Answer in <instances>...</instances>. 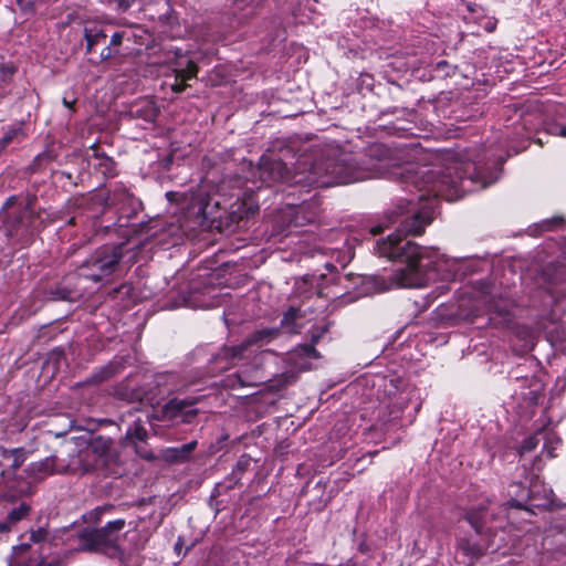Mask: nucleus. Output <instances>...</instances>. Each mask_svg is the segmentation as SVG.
I'll use <instances>...</instances> for the list:
<instances>
[{
  "instance_id": "nucleus-12",
  "label": "nucleus",
  "mask_w": 566,
  "mask_h": 566,
  "mask_svg": "<svg viewBox=\"0 0 566 566\" xmlns=\"http://www.w3.org/2000/svg\"><path fill=\"white\" fill-rule=\"evenodd\" d=\"M200 396H187L185 398L175 397L167 401L160 409L154 410V413L147 416L150 420L166 421L169 423H191L198 415V409L195 407L199 401Z\"/></svg>"
},
{
  "instance_id": "nucleus-2",
  "label": "nucleus",
  "mask_w": 566,
  "mask_h": 566,
  "mask_svg": "<svg viewBox=\"0 0 566 566\" xmlns=\"http://www.w3.org/2000/svg\"><path fill=\"white\" fill-rule=\"evenodd\" d=\"M505 117L500 136L488 142V146L462 150H452L455 154H469L465 159L472 170L465 178L460 179V186L451 184L440 186L448 197H455L463 192H473L485 189L499 178L505 159L511 154H518L526 149L532 135L544 128L548 134L566 137V106L549 104L544 108L539 104H530L522 108L505 107Z\"/></svg>"
},
{
  "instance_id": "nucleus-36",
  "label": "nucleus",
  "mask_w": 566,
  "mask_h": 566,
  "mask_svg": "<svg viewBox=\"0 0 566 566\" xmlns=\"http://www.w3.org/2000/svg\"><path fill=\"white\" fill-rule=\"evenodd\" d=\"M354 254L350 252V250L347 251V254L344 255L342 259H337V261L340 263L342 266H345L352 259Z\"/></svg>"
},
{
  "instance_id": "nucleus-15",
  "label": "nucleus",
  "mask_w": 566,
  "mask_h": 566,
  "mask_svg": "<svg viewBox=\"0 0 566 566\" xmlns=\"http://www.w3.org/2000/svg\"><path fill=\"white\" fill-rule=\"evenodd\" d=\"M281 218L287 220V226L302 227L314 220L315 214H306V206H289L281 212Z\"/></svg>"
},
{
  "instance_id": "nucleus-38",
  "label": "nucleus",
  "mask_w": 566,
  "mask_h": 566,
  "mask_svg": "<svg viewBox=\"0 0 566 566\" xmlns=\"http://www.w3.org/2000/svg\"><path fill=\"white\" fill-rule=\"evenodd\" d=\"M75 101H69L66 97L63 98V105L69 109H73V104Z\"/></svg>"
},
{
  "instance_id": "nucleus-14",
  "label": "nucleus",
  "mask_w": 566,
  "mask_h": 566,
  "mask_svg": "<svg viewBox=\"0 0 566 566\" xmlns=\"http://www.w3.org/2000/svg\"><path fill=\"white\" fill-rule=\"evenodd\" d=\"M166 198L170 202H186L187 208H198V213L201 216H206L207 213V202L199 195H195L193 192H178V191H167Z\"/></svg>"
},
{
  "instance_id": "nucleus-31",
  "label": "nucleus",
  "mask_w": 566,
  "mask_h": 566,
  "mask_svg": "<svg viewBox=\"0 0 566 566\" xmlns=\"http://www.w3.org/2000/svg\"><path fill=\"white\" fill-rule=\"evenodd\" d=\"M135 0H107L108 4L116 10L126 11Z\"/></svg>"
},
{
  "instance_id": "nucleus-44",
  "label": "nucleus",
  "mask_w": 566,
  "mask_h": 566,
  "mask_svg": "<svg viewBox=\"0 0 566 566\" xmlns=\"http://www.w3.org/2000/svg\"><path fill=\"white\" fill-rule=\"evenodd\" d=\"M161 520H163V514L160 513V514H159V516H158V520H157L156 524H157V525H158V524H160V523H161Z\"/></svg>"
},
{
  "instance_id": "nucleus-21",
  "label": "nucleus",
  "mask_w": 566,
  "mask_h": 566,
  "mask_svg": "<svg viewBox=\"0 0 566 566\" xmlns=\"http://www.w3.org/2000/svg\"><path fill=\"white\" fill-rule=\"evenodd\" d=\"M516 381L521 384V388H524L525 386L528 387V391H521L523 399L532 402L537 400L538 394L542 389V385L538 380L525 377L522 379H516Z\"/></svg>"
},
{
  "instance_id": "nucleus-11",
  "label": "nucleus",
  "mask_w": 566,
  "mask_h": 566,
  "mask_svg": "<svg viewBox=\"0 0 566 566\" xmlns=\"http://www.w3.org/2000/svg\"><path fill=\"white\" fill-rule=\"evenodd\" d=\"M122 518L108 522L104 527L85 532L82 535V548L87 552L102 553L109 557L120 554L117 545L118 533L124 528Z\"/></svg>"
},
{
  "instance_id": "nucleus-3",
  "label": "nucleus",
  "mask_w": 566,
  "mask_h": 566,
  "mask_svg": "<svg viewBox=\"0 0 566 566\" xmlns=\"http://www.w3.org/2000/svg\"><path fill=\"white\" fill-rule=\"evenodd\" d=\"M401 148L385 144L370 145L359 161L335 147H328L317 156L304 154L292 171L281 159L262 156L258 165L261 182L270 186L282 182L306 187L327 188L347 185L369 178L386 177L399 165Z\"/></svg>"
},
{
  "instance_id": "nucleus-34",
  "label": "nucleus",
  "mask_w": 566,
  "mask_h": 566,
  "mask_svg": "<svg viewBox=\"0 0 566 566\" xmlns=\"http://www.w3.org/2000/svg\"><path fill=\"white\" fill-rule=\"evenodd\" d=\"M115 373V368L114 366H106L104 367L102 370H101V374L98 376V379L99 380H104V379H107L109 378L111 376H113Z\"/></svg>"
},
{
  "instance_id": "nucleus-24",
  "label": "nucleus",
  "mask_w": 566,
  "mask_h": 566,
  "mask_svg": "<svg viewBox=\"0 0 566 566\" xmlns=\"http://www.w3.org/2000/svg\"><path fill=\"white\" fill-rule=\"evenodd\" d=\"M489 546L480 543H471L470 541L461 539L459 542V549L463 552V554L471 556V557H478L486 551Z\"/></svg>"
},
{
  "instance_id": "nucleus-26",
  "label": "nucleus",
  "mask_w": 566,
  "mask_h": 566,
  "mask_svg": "<svg viewBox=\"0 0 566 566\" xmlns=\"http://www.w3.org/2000/svg\"><path fill=\"white\" fill-rule=\"evenodd\" d=\"M250 467V458L242 455L235 463L232 472H231V480L233 483H238L240 479L242 478V474L248 470Z\"/></svg>"
},
{
  "instance_id": "nucleus-1",
  "label": "nucleus",
  "mask_w": 566,
  "mask_h": 566,
  "mask_svg": "<svg viewBox=\"0 0 566 566\" xmlns=\"http://www.w3.org/2000/svg\"><path fill=\"white\" fill-rule=\"evenodd\" d=\"M433 160L428 164H416L407 160L406 149L401 148L399 165L391 168L388 178H400L407 187H413L406 198H400L390 214V222L398 223L399 229L376 242L375 251L379 256L396 260L402 266L394 270L388 279H366L365 293H380L394 287H423L431 282L454 281L460 272V260L441 254L434 247H422L401 234L419 235L429 226L438 207V198L454 201L468 192L454 198L448 197L440 186L457 184L472 171L465 159L469 154H455L451 150L431 155Z\"/></svg>"
},
{
  "instance_id": "nucleus-42",
  "label": "nucleus",
  "mask_w": 566,
  "mask_h": 566,
  "mask_svg": "<svg viewBox=\"0 0 566 566\" xmlns=\"http://www.w3.org/2000/svg\"><path fill=\"white\" fill-rule=\"evenodd\" d=\"M380 232V227H376L371 229V233L377 234Z\"/></svg>"
},
{
  "instance_id": "nucleus-18",
  "label": "nucleus",
  "mask_w": 566,
  "mask_h": 566,
  "mask_svg": "<svg viewBox=\"0 0 566 566\" xmlns=\"http://www.w3.org/2000/svg\"><path fill=\"white\" fill-rule=\"evenodd\" d=\"M56 457H48L29 465V472L36 479L59 472L55 468Z\"/></svg>"
},
{
  "instance_id": "nucleus-5",
  "label": "nucleus",
  "mask_w": 566,
  "mask_h": 566,
  "mask_svg": "<svg viewBox=\"0 0 566 566\" xmlns=\"http://www.w3.org/2000/svg\"><path fill=\"white\" fill-rule=\"evenodd\" d=\"M370 277L371 276H357L356 279L359 281V283H355L357 285V291L355 293H340L338 285L344 281L349 280L347 275H332L329 279H327L324 274L304 275L303 277L295 281L294 290L292 293V300H300L301 304L298 306H290V308L283 315L281 325L292 332H295V328L292 327V325L295 324L297 318L304 316L305 313L312 312V306H305V301H310L313 297L316 298V302L323 298H342V303H349L361 296L370 295L371 293L364 292L366 289L364 281Z\"/></svg>"
},
{
  "instance_id": "nucleus-6",
  "label": "nucleus",
  "mask_w": 566,
  "mask_h": 566,
  "mask_svg": "<svg viewBox=\"0 0 566 566\" xmlns=\"http://www.w3.org/2000/svg\"><path fill=\"white\" fill-rule=\"evenodd\" d=\"M511 497L501 507L507 524L521 528L522 522H531L534 509L551 510L554 506L553 490L538 475L532 474L524 483H512L507 491Z\"/></svg>"
},
{
  "instance_id": "nucleus-27",
  "label": "nucleus",
  "mask_w": 566,
  "mask_h": 566,
  "mask_svg": "<svg viewBox=\"0 0 566 566\" xmlns=\"http://www.w3.org/2000/svg\"><path fill=\"white\" fill-rule=\"evenodd\" d=\"M175 376L172 374H159L155 377L156 387L158 388V391L150 398L149 400H153L155 396H161L166 392H170V389H165L164 387L167 386Z\"/></svg>"
},
{
  "instance_id": "nucleus-35",
  "label": "nucleus",
  "mask_w": 566,
  "mask_h": 566,
  "mask_svg": "<svg viewBox=\"0 0 566 566\" xmlns=\"http://www.w3.org/2000/svg\"><path fill=\"white\" fill-rule=\"evenodd\" d=\"M14 526L11 523H8V520L0 522V535L1 534H8L12 531Z\"/></svg>"
},
{
  "instance_id": "nucleus-22",
  "label": "nucleus",
  "mask_w": 566,
  "mask_h": 566,
  "mask_svg": "<svg viewBox=\"0 0 566 566\" xmlns=\"http://www.w3.org/2000/svg\"><path fill=\"white\" fill-rule=\"evenodd\" d=\"M30 511L31 506L25 502H21L18 506L12 507L8 512L6 518L8 520V523H11L13 526H15L30 514Z\"/></svg>"
},
{
  "instance_id": "nucleus-37",
  "label": "nucleus",
  "mask_w": 566,
  "mask_h": 566,
  "mask_svg": "<svg viewBox=\"0 0 566 566\" xmlns=\"http://www.w3.org/2000/svg\"><path fill=\"white\" fill-rule=\"evenodd\" d=\"M490 311H494L503 316L506 315L507 311L501 306H499L497 304H490Z\"/></svg>"
},
{
  "instance_id": "nucleus-46",
  "label": "nucleus",
  "mask_w": 566,
  "mask_h": 566,
  "mask_svg": "<svg viewBox=\"0 0 566 566\" xmlns=\"http://www.w3.org/2000/svg\"><path fill=\"white\" fill-rule=\"evenodd\" d=\"M175 549H180L179 543L176 544Z\"/></svg>"
},
{
  "instance_id": "nucleus-13",
  "label": "nucleus",
  "mask_w": 566,
  "mask_h": 566,
  "mask_svg": "<svg viewBox=\"0 0 566 566\" xmlns=\"http://www.w3.org/2000/svg\"><path fill=\"white\" fill-rule=\"evenodd\" d=\"M467 520L470 523V525L474 528L476 534L479 535H486L489 537L496 536V530L503 528L502 524L499 525H489V515L484 507L474 510L471 509L467 513Z\"/></svg>"
},
{
  "instance_id": "nucleus-40",
  "label": "nucleus",
  "mask_w": 566,
  "mask_h": 566,
  "mask_svg": "<svg viewBox=\"0 0 566 566\" xmlns=\"http://www.w3.org/2000/svg\"><path fill=\"white\" fill-rule=\"evenodd\" d=\"M11 140H12V136L11 135H4L3 138H2V144L3 145H8Z\"/></svg>"
},
{
  "instance_id": "nucleus-47",
  "label": "nucleus",
  "mask_w": 566,
  "mask_h": 566,
  "mask_svg": "<svg viewBox=\"0 0 566 566\" xmlns=\"http://www.w3.org/2000/svg\"><path fill=\"white\" fill-rule=\"evenodd\" d=\"M316 307H317V308H322V307H324V304L322 303V304H319V305H316Z\"/></svg>"
},
{
  "instance_id": "nucleus-7",
  "label": "nucleus",
  "mask_w": 566,
  "mask_h": 566,
  "mask_svg": "<svg viewBox=\"0 0 566 566\" xmlns=\"http://www.w3.org/2000/svg\"><path fill=\"white\" fill-rule=\"evenodd\" d=\"M364 382L376 390L370 396H375L378 401L375 412L376 418L382 423L398 419L415 394L412 387L396 376L375 375L371 378H365Z\"/></svg>"
},
{
  "instance_id": "nucleus-32",
  "label": "nucleus",
  "mask_w": 566,
  "mask_h": 566,
  "mask_svg": "<svg viewBox=\"0 0 566 566\" xmlns=\"http://www.w3.org/2000/svg\"><path fill=\"white\" fill-rule=\"evenodd\" d=\"M40 0H15V3L19 6V8L24 12L33 11L34 6Z\"/></svg>"
},
{
  "instance_id": "nucleus-9",
  "label": "nucleus",
  "mask_w": 566,
  "mask_h": 566,
  "mask_svg": "<svg viewBox=\"0 0 566 566\" xmlns=\"http://www.w3.org/2000/svg\"><path fill=\"white\" fill-rule=\"evenodd\" d=\"M122 244H105L96 249L80 268V275L94 283H108L119 269Z\"/></svg>"
},
{
  "instance_id": "nucleus-45",
  "label": "nucleus",
  "mask_w": 566,
  "mask_h": 566,
  "mask_svg": "<svg viewBox=\"0 0 566 566\" xmlns=\"http://www.w3.org/2000/svg\"><path fill=\"white\" fill-rule=\"evenodd\" d=\"M150 3H151L150 1H149V2H146V1L144 0L143 6H144V7H146V6H149ZM144 11H146V8H144Z\"/></svg>"
},
{
  "instance_id": "nucleus-17",
  "label": "nucleus",
  "mask_w": 566,
  "mask_h": 566,
  "mask_svg": "<svg viewBox=\"0 0 566 566\" xmlns=\"http://www.w3.org/2000/svg\"><path fill=\"white\" fill-rule=\"evenodd\" d=\"M196 447L197 441L193 440L179 447L167 448L163 451V457L166 461L171 463L184 462L189 459Z\"/></svg>"
},
{
  "instance_id": "nucleus-10",
  "label": "nucleus",
  "mask_w": 566,
  "mask_h": 566,
  "mask_svg": "<svg viewBox=\"0 0 566 566\" xmlns=\"http://www.w3.org/2000/svg\"><path fill=\"white\" fill-rule=\"evenodd\" d=\"M36 217L29 205H18L14 198L8 199L3 210L6 234L19 243H28L36 230Z\"/></svg>"
},
{
  "instance_id": "nucleus-33",
  "label": "nucleus",
  "mask_w": 566,
  "mask_h": 566,
  "mask_svg": "<svg viewBox=\"0 0 566 566\" xmlns=\"http://www.w3.org/2000/svg\"><path fill=\"white\" fill-rule=\"evenodd\" d=\"M154 3L159 7L158 19H161L168 13L170 8L168 0H155Z\"/></svg>"
},
{
  "instance_id": "nucleus-30",
  "label": "nucleus",
  "mask_w": 566,
  "mask_h": 566,
  "mask_svg": "<svg viewBox=\"0 0 566 566\" xmlns=\"http://www.w3.org/2000/svg\"><path fill=\"white\" fill-rule=\"evenodd\" d=\"M48 535H49V532L46 528L39 527L38 530H32L30 532V539L33 543H41L46 539Z\"/></svg>"
},
{
  "instance_id": "nucleus-28",
  "label": "nucleus",
  "mask_w": 566,
  "mask_h": 566,
  "mask_svg": "<svg viewBox=\"0 0 566 566\" xmlns=\"http://www.w3.org/2000/svg\"><path fill=\"white\" fill-rule=\"evenodd\" d=\"M539 441H542V432H537L534 436L527 437L526 439H524L520 447V454L524 455L525 453L534 451Z\"/></svg>"
},
{
  "instance_id": "nucleus-19",
  "label": "nucleus",
  "mask_w": 566,
  "mask_h": 566,
  "mask_svg": "<svg viewBox=\"0 0 566 566\" xmlns=\"http://www.w3.org/2000/svg\"><path fill=\"white\" fill-rule=\"evenodd\" d=\"M326 331H327V328L323 327L319 332H313L311 335V343L297 346L293 350V355L300 356V357L304 356L307 358H318L319 354L315 349V345L318 343L319 338Z\"/></svg>"
},
{
  "instance_id": "nucleus-23",
  "label": "nucleus",
  "mask_w": 566,
  "mask_h": 566,
  "mask_svg": "<svg viewBox=\"0 0 566 566\" xmlns=\"http://www.w3.org/2000/svg\"><path fill=\"white\" fill-rule=\"evenodd\" d=\"M543 450L548 458L555 457V449L559 446L560 439L554 432H542Z\"/></svg>"
},
{
  "instance_id": "nucleus-39",
  "label": "nucleus",
  "mask_w": 566,
  "mask_h": 566,
  "mask_svg": "<svg viewBox=\"0 0 566 566\" xmlns=\"http://www.w3.org/2000/svg\"><path fill=\"white\" fill-rule=\"evenodd\" d=\"M554 528L557 530V535H559L560 537L565 538L566 539V527L565 528H560L558 526H554Z\"/></svg>"
},
{
  "instance_id": "nucleus-41",
  "label": "nucleus",
  "mask_w": 566,
  "mask_h": 566,
  "mask_svg": "<svg viewBox=\"0 0 566 566\" xmlns=\"http://www.w3.org/2000/svg\"><path fill=\"white\" fill-rule=\"evenodd\" d=\"M447 65H448L447 61H440V62L437 63V67L438 69L444 67Z\"/></svg>"
},
{
  "instance_id": "nucleus-8",
  "label": "nucleus",
  "mask_w": 566,
  "mask_h": 566,
  "mask_svg": "<svg viewBox=\"0 0 566 566\" xmlns=\"http://www.w3.org/2000/svg\"><path fill=\"white\" fill-rule=\"evenodd\" d=\"M165 59L150 57L144 65V77L149 75L172 77V82H165L171 90L180 93L186 88V81L196 77L198 67L193 59L181 54V51L167 50Z\"/></svg>"
},
{
  "instance_id": "nucleus-4",
  "label": "nucleus",
  "mask_w": 566,
  "mask_h": 566,
  "mask_svg": "<svg viewBox=\"0 0 566 566\" xmlns=\"http://www.w3.org/2000/svg\"><path fill=\"white\" fill-rule=\"evenodd\" d=\"M276 333V329L271 328L255 331L240 345L223 346L212 356L211 363L217 365L220 370L228 369L230 366H241L240 369L222 379L224 388L256 387L268 380L262 370L266 352L260 350V347Z\"/></svg>"
},
{
  "instance_id": "nucleus-43",
  "label": "nucleus",
  "mask_w": 566,
  "mask_h": 566,
  "mask_svg": "<svg viewBox=\"0 0 566 566\" xmlns=\"http://www.w3.org/2000/svg\"><path fill=\"white\" fill-rule=\"evenodd\" d=\"M326 268L332 272L335 269L333 264L326 263Z\"/></svg>"
},
{
  "instance_id": "nucleus-49",
  "label": "nucleus",
  "mask_w": 566,
  "mask_h": 566,
  "mask_svg": "<svg viewBox=\"0 0 566 566\" xmlns=\"http://www.w3.org/2000/svg\"><path fill=\"white\" fill-rule=\"evenodd\" d=\"M558 543H559L560 545H563V544H564V541L560 538V539H558Z\"/></svg>"
},
{
  "instance_id": "nucleus-20",
  "label": "nucleus",
  "mask_w": 566,
  "mask_h": 566,
  "mask_svg": "<svg viewBox=\"0 0 566 566\" xmlns=\"http://www.w3.org/2000/svg\"><path fill=\"white\" fill-rule=\"evenodd\" d=\"M139 442H142V423L139 419H136L134 426L127 429L123 443L125 447H132L138 453Z\"/></svg>"
},
{
  "instance_id": "nucleus-16",
  "label": "nucleus",
  "mask_w": 566,
  "mask_h": 566,
  "mask_svg": "<svg viewBox=\"0 0 566 566\" xmlns=\"http://www.w3.org/2000/svg\"><path fill=\"white\" fill-rule=\"evenodd\" d=\"M83 34L86 41V53H92L94 46L105 41L107 36L103 27L96 22L86 23Z\"/></svg>"
},
{
  "instance_id": "nucleus-29",
  "label": "nucleus",
  "mask_w": 566,
  "mask_h": 566,
  "mask_svg": "<svg viewBox=\"0 0 566 566\" xmlns=\"http://www.w3.org/2000/svg\"><path fill=\"white\" fill-rule=\"evenodd\" d=\"M9 452L13 457L12 464H11L12 469L13 470L19 469L22 465V463L25 461V454H24L23 450L22 449H13Z\"/></svg>"
},
{
  "instance_id": "nucleus-48",
  "label": "nucleus",
  "mask_w": 566,
  "mask_h": 566,
  "mask_svg": "<svg viewBox=\"0 0 566 566\" xmlns=\"http://www.w3.org/2000/svg\"><path fill=\"white\" fill-rule=\"evenodd\" d=\"M148 17H149V19H151V20H154V19H155V15H154V14H149Z\"/></svg>"
},
{
  "instance_id": "nucleus-25",
  "label": "nucleus",
  "mask_w": 566,
  "mask_h": 566,
  "mask_svg": "<svg viewBox=\"0 0 566 566\" xmlns=\"http://www.w3.org/2000/svg\"><path fill=\"white\" fill-rule=\"evenodd\" d=\"M126 34H127V32L123 31V32H115L112 35L109 45L104 48L99 54L101 61H107L115 54V52L112 50V46L119 45L122 43L123 39L126 36Z\"/></svg>"
}]
</instances>
